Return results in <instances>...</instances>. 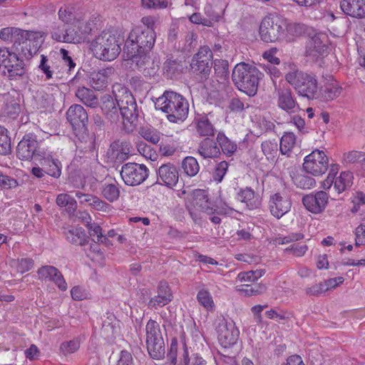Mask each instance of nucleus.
<instances>
[{
    "label": "nucleus",
    "mask_w": 365,
    "mask_h": 365,
    "mask_svg": "<svg viewBox=\"0 0 365 365\" xmlns=\"http://www.w3.org/2000/svg\"><path fill=\"white\" fill-rule=\"evenodd\" d=\"M294 184L302 189H311L316 185L315 180L306 175L299 174L294 178Z\"/></svg>",
    "instance_id": "nucleus-49"
},
{
    "label": "nucleus",
    "mask_w": 365,
    "mask_h": 365,
    "mask_svg": "<svg viewBox=\"0 0 365 365\" xmlns=\"http://www.w3.org/2000/svg\"><path fill=\"white\" fill-rule=\"evenodd\" d=\"M113 93L115 96L120 118L128 123H134L138 117V110L132 93L120 84L113 86Z\"/></svg>",
    "instance_id": "nucleus-6"
},
{
    "label": "nucleus",
    "mask_w": 365,
    "mask_h": 365,
    "mask_svg": "<svg viewBox=\"0 0 365 365\" xmlns=\"http://www.w3.org/2000/svg\"><path fill=\"white\" fill-rule=\"evenodd\" d=\"M66 240L73 245L83 246L88 241L85 230L80 227H72L65 232Z\"/></svg>",
    "instance_id": "nucleus-33"
},
{
    "label": "nucleus",
    "mask_w": 365,
    "mask_h": 365,
    "mask_svg": "<svg viewBox=\"0 0 365 365\" xmlns=\"http://www.w3.org/2000/svg\"><path fill=\"white\" fill-rule=\"evenodd\" d=\"M130 60L131 65L146 77L154 76L158 71V65L149 56V53H138L133 57L124 58Z\"/></svg>",
    "instance_id": "nucleus-14"
},
{
    "label": "nucleus",
    "mask_w": 365,
    "mask_h": 365,
    "mask_svg": "<svg viewBox=\"0 0 365 365\" xmlns=\"http://www.w3.org/2000/svg\"><path fill=\"white\" fill-rule=\"evenodd\" d=\"M37 274L39 279L53 282L61 291L67 289V283L56 267L51 265L42 266L38 269Z\"/></svg>",
    "instance_id": "nucleus-16"
},
{
    "label": "nucleus",
    "mask_w": 365,
    "mask_h": 365,
    "mask_svg": "<svg viewBox=\"0 0 365 365\" xmlns=\"http://www.w3.org/2000/svg\"><path fill=\"white\" fill-rule=\"evenodd\" d=\"M215 74L212 78V86L218 90L224 86L229 78L228 61L222 59H215L213 61Z\"/></svg>",
    "instance_id": "nucleus-22"
},
{
    "label": "nucleus",
    "mask_w": 365,
    "mask_h": 365,
    "mask_svg": "<svg viewBox=\"0 0 365 365\" xmlns=\"http://www.w3.org/2000/svg\"><path fill=\"white\" fill-rule=\"evenodd\" d=\"M196 130L200 136H213L215 129L207 116H200L195 120Z\"/></svg>",
    "instance_id": "nucleus-34"
},
{
    "label": "nucleus",
    "mask_w": 365,
    "mask_h": 365,
    "mask_svg": "<svg viewBox=\"0 0 365 365\" xmlns=\"http://www.w3.org/2000/svg\"><path fill=\"white\" fill-rule=\"evenodd\" d=\"M328 41V36L325 34H315L307 43V55L313 57L323 55L327 49Z\"/></svg>",
    "instance_id": "nucleus-20"
},
{
    "label": "nucleus",
    "mask_w": 365,
    "mask_h": 365,
    "mask_svg": "<svg viewBox=\"0 0 365 365\" xmlns=\"http://www.w3.org/2000/svg\"><path fill=\"white\" fill-rule=\"evenodd\" d=\"M189 200L191 207L203 212L212 214L215 210V206L209 200L207 192L204 190H193L190 195Z\"/></svg>",
    "instance_id": "nucleus-21"
},
{
    "label": "nucleus",
    "mask_w": 365,
    "mask_h": 365,
    "mask_svg": "<svg viewBox=\"0 0 365 365\" xmlns=\"http://www.w3.org/2000/svg\"><path fill=\"white\" fill-rule=\"evenodd\" d=\"M66 119L74 130L86 128L88 120V113L79 104H73L66 112Z\"/></svg>",
    "instance_id": "nucleus-18"
},
{
    "label": "nucleus",
    "mask_w": 365,
    "mask_h": 365,
    "mask_svg": "<svg viewBox=\"0 0 365 365\" xmlns=\"http://www.w3.org/2000/svg\"><path fill=\"white\" fill-rule=\"evenodd\" d=\"M292 206L289 198L281 193H275L272 195L269 201V208L271 214L279 219L287 213Z\"/></svg>",
    "instance_id": "nucleus-17"
},
{
    "label": "nucleus",
    "mask_w": 365,
    "mask_h": 365,
    "mask_svg": "<svg viewBox=\"0 0 365 365\" xmlns=\"http://www.w3.org/2000/svg\"><path fill=\"white\" fill-rule=\"evenodd\" d=\"M146 341L150 340L163 339L160 325L154 320L150 319L146 324Z\"/></svg>",
    "instance_id": "nucleus-44"
},
{
    "label": "nucleus",
    "mask_w": 365,
    "mask_h": 365,
    "mask_svg": "<svg viewBox=\"0 0 365 365\" xmlns=\"http://www.w3.org/2000/svg\"><path fill=\"white\" fill-rule=\"evenodd\" d=\"M40 158V165L46 170V173L55 178H58L61 174V163L58 159L53 158L51 155H46Z\"/></svg>",
    "instance_id": "nucleus-28"
},
{
    "label": "nucleus",
    "mask_w": 365,
    "mask_h": 365,
    "mask_svg": "<svg viewBox=\"0 0 365 365\" xmlns=\"http://www.w3.org/2000/svg\"><path fill=\"white\" fill-rule=\"evenodd\" d=\"M120 175L124 182L130 186H135L143 182L148 176L145 165L128 163L123 165Z\"/></svg>",
    "instance_id": "nucleus-11"
},
{
    "label": "nucleus",
    "mask_w": 365,
    "mask_h": 365,
    "mask_svg": "<svg viewBox=\"0 0 365 365\" xmlns=\"http://www.w3.org/2000/svg\"><path fill=\"white\" fill-rule=\"evenodd\" d=\"M102 195L109 202H113L118 199L120 190L117 185L106 183L102 187Z\"/></svg>",
    "instance_id": "nucleus-48"
},
{
    "label": "nucleus",
    "mask_w": 365,
    "mask_h": 365,
    "mask_svg": "<svg viewBox=\"0 0 365 365\" xmlns=\"http://www.w3.org/2000/svg\"><path fill=\"white\" fill-rule=\"evenodd\" d=\"M111 71L110 68H106L91 72L89 76L91 86L97 91L106 88L108 83V76Z\"/></svg>",
    "instance_id": "nucleus-29"
},
{
    "label": "nucleus",
    "mask_w": 365,
    "mask_h": 365,
    "mask_svg": "<svg viewBox=\"0 0 365 365\" xmlns=\"http://www.w3.org/2000/svg\"><path fill=\"white\" fill-rule=\"evenodd\" d=\"M303 168L314 176H319L326 173L328 168V158L319 150H315L304 158Z\"/></svg>",
    "instance_id": "nucleus-12"
},
{
    "label": "nucleus",
    "mask_w": 365,
    "mask_h": 365,
    "mask_svg": "<svg viewBox=\"0 0 365 365\" xmlns=\"http://www.w3.org/2000/svg\"><path fill=\"white\" fill-rule=\"evenodd\" d=\"M133 150V146L130 142L115 140L110 145L108 154L113 159L121 162L127 160Z\"/></svg>",
    "instance_id": "nucleus-25"
},
{
    "label": "nucleus",
    "mask_w": 365,
    "mask_h": 365,
    "mask_svg": "<svg viewBox=\"0 0 365 365\" xmlns=\"http://www.w3.org/2000/svg\"><path fill=\"white\" fill-rule=\"evenodd\" d=\"M198 153L204 158H212L218 156L220 149L217 146L216 142L209 138H206L200 143Z\"/></svg>",
    "instance_id": "nucleus-31"
},
{
    "label": "nucleus",
    "mask_w": 365,
    "mask_h": 365,
    "mask_svg": "<svg viewBox=\"0 0 365 365\" xmlns=\"http://www.w3.org/2000/svg\"><path fill=\"white\" fill-rule=\"evenodd\" d=\"M67 25H59L53 29L51 38L58 42L68 43L66 40Z\"/></svg>",
    "instance_id": "nucleus-55"
},
{
    "label": "nucleus",
    "mask_w": 365,
    "mask_h": 365,
    "mask_svg": "<svg viewBox=\"0 0 365 365\" xmlns=\"http://www.w3.org/2000/svg\"><path fill=\"white\" fill-rule=\"evenodd\" d=\"M286 21L274 15L265 16L259 26L261 39L267 43L275 42L284 35Z\"/></svg>",
    "instance_id": "nucleus-8"
},
{
    "label": "nucleus",
    "mask_w": 365,
    "mask_h": 365,
    "mask_svg": "<svg viewBox=\"0 0 365 365\" xmlns=\"http://www.w3.org/2000/svg\"><path fill=\"white\" fill-rule=\"evenodd\" d=\"M91 50L97 58L111 61L118 56L121 48L120 42L114 34L109 31H103L91 41Z\"/></svg>",
    "instance_id": "nucleus-4"
},
{
    "label": "nucleus",
    "mask_w": 365,
    "mask_h": 365,
    "mask_svg": "<svg viewBox=\"0 0 365 365\" xmlns=\"http://www.w3.org/2000/svg\"><path fill=\"white\" fill-rule=\"evenodd\" d=\"M38 31H29L22 30L16 28V31L14 32V36L13 42L15 44L18 43L19 45H23L24 42L29 39L31 41H34L35 39H38ZM40 41H36V46H34V51L36 48V46L39 43Z\"/></svg>",
    "instance_id": "nucleus-37"
},
{
    "label": "nucleus",
    "mask_w": 365,
    "mask_h": 365,
    "mask_svg": "<svg viewBox=\"0 0 365 365\" xmlns=\"http://www.w3.org/2000/svg\"><path fill=\"white\" fill-rule=\"evenodd\" d=\"M261 149L267 160L270 162L275 161L278 154V144L275 140L262 142Z\"/></svg>",
    "instance_id": "nucleus-39"
},
{
    "label": "nucleus",
    "mask_w": 365,
    "mask_h": 365,
    "mask_svg": "<svg viewBox=\"0 0 365 365\" xmlns=\"http://www.w3.org/2000/svg\"><path fill=\"white\" fill-rule=\"evenodd\" d=\"M285 79L299 95L312 99L318 98L319 88L315 76L295 70L287 73Z\"/></svg>",
    "instance_id": "nucleus-7"
},
{
    "label": "nucleus",
    "mask_w": 365,
    "mask_h": 365,
    "mask_svg": "<svg viewBox=\"0 0 365 365\" xmlns=\"http://www.w3.org/2000/svg\"><path fill=\"white\" fill-rule=\"evenodd\" d=\"M262 276L261 271H251V272H240L237 276V279L240 282H252L257 279H259Z\"/></svg>",
    "instance_id": "nucleus-60"
},
{
    "label": "nucleus",
    "mask_w": 365,
    "mask_h": 365,
    "mask_svg": "<svg viewBox=\"0 0 365 365\" xmlns=\"http://www.w3.org/2000/svg\"><path fill=\"white\" fill-rule=\"evenodd\" d=\"M212 52L208 46H201L191 61L190 67L192 73L200 82L207 80L211 72Z\"/></svg>",
    "instance_id": "nucleus-9"
},
{
    "label": "nucleus",
    "mask_w": 365,
    "mask_h": 365,
    "mask_svg": "<svg viewBox=\"0 0 365 365\" xmlns=\"http://www.w3.org/2000/svg\"><path fill=\"white\" fill-rule=\"evenodd\" d=\"M83 24L81 22H76L71 25H67V32L66 35V40L69 43H79L86 39L88 31L86 30L83 31L82 27Z\"/></svg>",
    "instance_id": "nucleus-30"
},
{
    "label": "nucleus",
    "mask_w": 365,
    "mask_h": 365,
    "mask_svg": "<svg viewBox=\"0 0 365 365\" xmlns=\"http://www.w3.org/2000/svg\"><path fill=\"white\" fill-rule=\"evenodd\" d=\"M340 6L344 14L350 16L365 17V0H341Z\"/></svg>",
    "instance_id": "nucleus-27"
},
{
    "label": "nucleus",
    "mask_w": 365,
    "mask_h": 365,
    "mask_svg": "<svg viewBox=\"0 0 365 365\" xmlns=\"http://www.w3.org/2000/svg\"><path fill=\"white\" fill-rule=\"evenodd\" d=\"M173 295L168 284L165 281L159 282L157 287V295L152 297L148 306L150 309H158L167 305L172 301Z\"/></svg>",
    "instance_id": "nucleus-23"
},
{
    "label": "nucleus",
    "mask_w": 365,
    "mask_h": 365,
    "mask_svg": "<svg viewBox=\"0 0 365 365\" xmlns=\"http://www.w3.org/2000/svg\"><path fill=\"white\" fill-rule=\"evenodd\" d=\"M40 142L36 134L29 133L24 135L16 148V155L22 160H29L33 156H41Z\"/></svg>",
    "instance_id": "nucleus-10"
},
{
    "label": "nucleus",
    "mask_w": 365,
    "mask_h": 365,
    "mask_svg": "<svg viewBox=\"0 0 365 365\" xmlns=\"http://www.w3.org/2000/svg\"><path fill=\"white\" fill-rule=\"evenodd\" d=\"M158 180H161L160 183L168 187L175 185L179 178L177 168L171 163L162 165L158 168Z\"/></svg>",
    "instance_id": "nucleus-26"
},
{
    "label": "nucleus",
    "mask_w": 365,
    "mask_h": 365,
    "mask_svg": "<svg viewBox=\"0 0 365 365\" xmlns=\"http://www.w3.org/2000/svg\"><path fill=\"white\" fill-rule=\"evenodd\" d=\"M228 168V163L226 161H222L217 164L215 168L213 178L217 182H221L224 175L226 174Z\"/></svg>",
    "instance_id": "nucleus-61"
},
{
    "label": "nucleus",
    "mask_w": 365,
    "mask_h": 365,
    "mask_svg": "<svg viewBox=\"0 0 365 365\" xmlns=\"http://www.w3.org/2000/svg\"><path fill=\"white\" fill-rule=\"evenodd\" d=\"M217 331L218 340L225 348L234 345L240 334L233 322H227L224 319L219 322Z\"/></svg>",
    "instance_id": "nucleus-13"
},
{
    "label": "nucleus",
    "mask_w": 365,
    "mask_h": 365,
    "mask_svg": "<svg viewBox=\"0 0 365 365\" xmlns=\"http://www.w3.org/2000/svg\"><path fill=\"white\" fill-rule=\"evenodd\" d=\"M0 73L10 81L27 78L26 68L22 60L6 48H0Z\"/></svg>",
    "instance_id": "nucleus-5"
},
{
    "label": "nucleus",
    "mask_w": 365,
    "mask_h": 365,
    "mask_svg": "<svg viewBox=\"0 0 365 365\" xmlns=\"http://www.w3.org/2000/svg\"><path fill=\"white\" fill-rule=\"evenodd\" d=\"M356 246L365 245V225H359L355 230Z\"/></svg>",
    "instance_id": "nucleus-64"
},
{
    "label": "nucleus",
    "mask_w": 365,
    "mask_h": 365,
    "mask_svg": "<svg viewBox=\"0 0 365 365\" xmlns=\"http://www.w3.org/2000/svg\"><path fill=\"white\" fill-rule=\"evenodd\" d=\"M155 41V33L153 29L133 30L125 41L123 57H133L138 53H150Z\"/></svg>",
    "instance_id": "nucleus-3"
},
{
    "label": "nucleus",
    "mask_w": 365,
    "mask_h": 365,
    "mask_svg": "<svg viewBox=\"0 0 365 365\" xmlns=\"http://www.w3.org/2000/svg\"><path fill=\"white\" fill-rule=\"evenodd\" d=\"M53 62L45 55H41V61L38 65L39 69L46 75V79H51L53 77V71L52 70Z\"/></svg>",
    "instance_id": "nucleus-54"
},
{
    "label": "nucleus",
    "mask_w": 365,
    "mask_h": 365,
    "mask_svg": "<svg viewBox=\"0 0 365 365\" xmlns=\"http://www.w3.org/2000/svg\"><path fill=\"white\" fill-rule=\"evenodd\" d=\"M328 199V195L325 192L319 191L314 195L310 194L303 197L302 202L309 211L318 214L325 209Z\"/></svg>",
    "instance_id": "nucleus-19"
},
{
    "label": "nucleus",
    "mask_w": 365,
    "mask_h": 365,
    "mask_svg": "<svg viewBox=\"0 0 365 365\" xmlns=\"http://www.w3.org/2000/svg\"><path fill=\"white\" fill-rule=\"evenodd\" d=\"M80 347V343L78 340H71L65 341L61 344L60 351L64 355L70 354L76 351Z\"/></svg>",
    "instance_id": "nucleus-56"
},
{
    "label": "nucleus",
    "mask_w": 365,
    "mask_h": 365,
    "mask_svg": "<svg viewBox=\"0 0 365 365\" xmlns=\"http://www.w3.org/2000/svg\"><path fill=\"white\" fill-rule=\"evenodd\" d=\"M88 233L95 243L108 244L109 240L106 235H103L102 228L97 223H91L87 226Z\"/></svg>",
    "instance_id": "nucleus-41"
},
{
    "label": "nucleus",
    "mask_w": 365,
    "mask_h": 365,
    "mask_svg": "<svg viewBox=\"0 0 365 365\" xmlns=\"http://www.w3.org/2000/svg\"><path fill=\"white\" fill-rule=\"evenodd\" d=\"M76 96L88 107L96 108L99 104L96 95L92 90L88 88H78L76 92Z\"/></svg>",
    "instance_id": "nucleus-32"
},
{
    "label": "nucleus",
    "mask_w": 365,
    "mask_h": 365,
    "mask_svg": "<svg viewBox=\"0 0 365 365\" xmlns=\"http://www.w3.org/2000/svg\"><path fill=\"white\" fill-rule=\"evenodd\" d=\"M146 345L148 351L153 359H160L164 356L165 345L163 339L147 341Z\"/></svg>",
    "instance_id": "nucleus-38"
},
{
    "label": "nucleus",
    "mask_w": 365,
    "mask_h": 365,
    "mask_svg": "<svg viewBox=\"0 0 365 365\" xmlns=\"http://www.w3.org/2000/svg\"><path fill=\"white\" fill-rule=\"evenodd\" d=\"M262 73L250 63H237L232 70V79L237 88L249 96H254L258 90L259 79Z\"/></svg>",
    "instance_id": "nucleus-2"
},
{
    "label": "nucleus",
    "mask_w": 365,
    "mask_h": 365,
    "mask_svg": "<svg viewBox=\"0 0 365 365\" xmlns=\"http://www.w3.org/2000/svg\"><path fill=\"white\" fill-rule=\"evenodd\" d=\"M18 272L24 273L29 271L34 266V261L30 258H21L13 262Z\"/></svg>",
    "instance_id": "nucleus-58"
},
{
    "label": "nucleus",
    "mask_w": 365,
    "mask_h": 365,
    "mask_svg": "<svg viewBox=\"0 0 365 365\" xmlns=\"http://www.w3.org/2000/svg\"><path fill=\"white\" fill-rule=\"evenodd\" d=\"M141 4L144 8L154 9H165L168 6L167 0H141Z\"/></svg>",
    "instance_id": "nucleus-59"
},
{
    "label": "nucleus",
    "mask_w": 365,
    "mask_h": 365,
    "mask_svg": "<svg viewBox=\"0 0 365 365\" xmlns=\"http://www.w3.org/2000/svg\"><path fill=\"white\" fill-rule=\"evenodd\" d=\"M140 135L147 141L157 144L160 139V134L155 129L149 128H142L139 131Z\"/></svg>",
    "instance_id": "nucleus-51"
},
{
    "label": "nucleus",
    "mask_w": 365,
    "mask_h": 365,
    "mask_svg": "<svg viewBox=\"0 0 365 365\" xmlns=\"http://www.w3.org/2000/svg\"><path fill=\"white\" fill-rule=\"evenodd\" d=\"M91 199L92 200L91 202H93L91 207L93 209L104 213H110L112 211L113 207L98 197H91Z\"/></svg>",
    "instance_id": "nucleus-57"
},
{
    "label": "nucleus",
    "mask_w": 365,
    "mask_h": 365,
    "mask_svg": "<svg viewBox=\"0 0 365 365\" xmlns=\"http://www.w3.org/2000/svg\"><path fill=\"white\" fill-rule=\"evenodd\" d=\"M197 300L207 311L213 310L214 301L211 294L205 289L200 290L197 294Z\"/></svg>",
    "instance_id": "nucleus-46"
},
{
    "label": "nucleus",
    "mask_w": 365,
    "mask_h": 365,
    "mask_svg": "<svg viewBox=\"0 0 365 365\" xmlns=\"http://www.w3.org/2000/svg\"><path fill=\"white\" fill-rule=\"evenodd\" d=\"M296 143V138L293 133H285L280 140V152L282 155H289Z\"/></svg>",
    "instance_id": "nucleus-43"
},
{
    "label": "nucleus",
    "mask_w": 365,
    "mask_h": 365,
    "mask_svg": "<svg viewBox=\"0 0 365 365\" xmlns=\"http://www.w3.org/2000/svg\"><path fill=\"white\" fill-rule=\"evenodd\" d=\"M342 88L337 83H332L324 86L322 92L323 98L327 101H332L341 93Z\"/></svg>",
    "instance_id": "nucleus-47"
},
{
    "label": "nucleus",
    "mask_w": 365,
    "mask_h": 365,
    "mask_svg": "<svg viewBox=\"0 0 365 365\" xmlns=\"http://www.w3.org/2000/svg\"><path fill=\"white\" fill-rule=\"evenodd\" d=\"M277 106L288 113H294L299 110V105L289 88H277L275 86Z\"/></svg>",
    "instance_id": "nucleus-15"
},
{
    "label": "nucleus",
    "mask_w": 365,
    "mask_h": 365,
    "mask_svg": "<svg viewBox=\"0 0 365 365\" xmlns=\"http://www.w3.org/2000/svg\"><path fill=\"white\" fill-rule=\"evenodd\" d=\"M182 168L186 175L193 177L198 173L200 165L194 157L187 156L182 162Z\"/></svg>",
    "instance_id": "nucleus-42"
},
{
    "label": "nucleus",
    "mask_w": 365,
    "mask_h": 365,
    "mask_svg": "<svg viewBox=\"0 0 365 365\" xmlns=\"http://www.w3.org/2000/svg\"><path fill=\"white\" fill-rule=\"evenodd\" d=\"M101 108L106 117L112 123L120 120L118 106L115 101V96L105 94L101 98Z\"/></svg>",
    "instance_id": "nucleus-24"
},
{
    "label": "nucleus",
    "mask_w": 365,
    "mask_h": 365,
    "mask_svg": "<svg viewBox=\"0 0 365 365\" xmlns=\"http://www.w3.org/2000/svg\"><path fill=\"white\" fill-rule=\"evenodd\" d=\"M353 174L350 172H341L334 180V189L338 193H341L350 188L353 184Z\"/></svg>",
    "instance_id": "nucleus-35"
},
{
    "label": "nucleus",
    "mask_w": 365,
    "mask_h": 365,
    "mask_svg": "<svg viewBox=\"0 0 365 365\" xmlns=\"http://www.w3.org/2000/svg\"><path fill=\"white\" fill-rule=\"evenodd\" d=\"M344 161L346 164L363 163L365 162V153L352 150L344 155Z\"/></svg>",
    "instance_id": "nucleus-52"
},
{
    "label": "nucleus",
    "mask_w": 365,
    "mask_h": 365,
    "mask_svg": "<svg viewBox=\"0 0 365 365\" xmlns=\"http://www.w3.org/2000/svg\"><path fill=\"white\" fill-rule=\"evenodd\" d=\"M308 247L306 245L297 244L286 248L285 252L288 253H292L297 257H302L306 253Z\"/></svg>",
    "instance_id": "nucleus-62"
},
{
    "label": "nucleus",
    "mask_w": 365,
    "mask_h": 365,
    "mask_svg": "<svg viewBox=\"0 0 365 365\" xmlns=\"http://www.w3.org/2000/svg\"><path fill=\"white\" fill-rule=\"evenodd\" d=\"M36 40L37 39H35L34 41H31L29 38L27 41H24V44L21 46V54L26 59L31 58L34 54L37 53L38 48L41 47L43 41V34L41 32L38 31V40L40 41V42L38 44V46H36V48L34 51Z\"/></svg>",
    "instance_id": "nucleus-36"
},
{
    "label": "nucleus",
    "mask_w": 365,
    "mask_h": 365,
    "mask_svg": "<svg viewBox=\"0 0 365 365\" xmlns=\"http://www.w3.org/2000/svg\"><path fill=\"white\" fill-rule=\"evenodd\" d=\"M217 140L225 154L231 155L236 151L237 145L228 139L225 134L219 133Z\"/></svg>",
    "instance_id": "nucleus-45"
},
{
    "label": "nucleus",
    "mask_w": 365,
    "mask_h": 365,
    "mask_svg": "<svg viewBox=\"0 0 365 365\" xmlns=\"http://www.w3.org/2000/svg\"><path fill=\"white\" fill-rule=\"evenodd\" d=\"M237 199L246 204L247 207L252 210L258 206V202L255 199L254 191L249 187L241 190L237 194Z\"/></svg>",
    "instance_id": "nucleus-40"
},
{
    "label": "nucleus",
    "mask_w": 365,
    "mask_h": 365,
    "mask_svg": "<svg viewBox=\"0 0 365 365\" xmlns=\"http://www.w3.org/2000/svg\"><path fill=\"white\" fill-rule=\"evenodd\" d=\"M11 151V140L7 130L0 126V155H7Z\"/></svg>",
    "instance_id": "nucleus-50"
},
{
    "label": "nucleus",
    "mask_w": 365,
    "mask_h": 365,
    "mask_svg": "<svg viewBox=\"0 0 365 365\" xmlns=\"http://www.w3.org/2000/svg\"><path fill=\"white\" fill-rule=\"evenodd\" d=\"M59 19L66 24L74 20L75 16L69 8H61L58 11Z\"/></svg>",
    "instance_id": "nucleus-63"
},
{
    "label": "nucleus",
    "mask_w": 365,
    "mask_h": 365,
    "mask_svg": "<svg viewBox=\"0 0 365 365\" xmlns=\"http://www.w3.org/2000/svg\"><path fill=\"white\" fill-rule=\"evenodd\" d=\"M285 30L287 34L292 36H300L306 32L307 27L300 23H287Z\"/></svg>",
    "instance_id": "nucleus-53"
},
{
    "label": "nucleus",
    "mask_w": 365,
    "mask_h": 365,
    "mask_svg": "<svg viewBox=\"0 0 365 365\" xmlns=\"http://www.w3.org/2000/svg\"><path fill=\"white\" fill-rule=\"evenodd\" d=\"M155 106L166 113L170 122L175 123L183 122L189 113L187 101L182 95L172 91H165L157 98Z\"/></svg>",
    "instance_id": "nucleus-1"
}]
</instances>
